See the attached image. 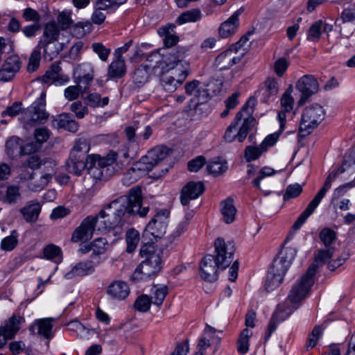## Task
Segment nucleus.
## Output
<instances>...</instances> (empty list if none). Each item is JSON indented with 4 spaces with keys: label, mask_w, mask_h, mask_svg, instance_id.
Segmentation results:
<instances>
[{
    "label": "nucleus",
    "mask_w": 355,
    "mask_h": 355,
    "mask_svg": "<svg viewBox=\"0 0 355 355\" xmlns=\"http://www.w3.org/2000/svg\"><path fill=\"white\" fill-rule=\"evenodd\" d=\"M37 147L33 143L23 146L22 140L16 136L11 137L6 143L7 155L12 158L35 151Z\"/></svg>",
    "instance_id": "nucleus-19"
},
{
    "label": "nucleus",
    "mask_w": 355,
    "mask_h": 355,
    "mask_svg": "<svg viewBox=\"0 0 355 355\" xmlns=\"http://www.w3.org/2000/svg\"><path fill=\"white\" fill-rule=\"evenodd\" d=\"M256 104V98L254 96L250 97L245 104L243 106L242 109L239 112H241V118L248 119L249 117H252V115Z\"/></svg>",
    "instance_id": "nucleus-58"
},
{
    "label": "nucleus",
    "mask_w": 355,
    "mask_h": 355,
    "mask_svg": "<svg viewBox=\"0 0 355 355\" xmlns=\"http://www.w3.org/2000/svg\"><path fill=\"white\" fill-rule=\"evenodd\" d=\"M319 85L317 79L312 75L302 76L297 83L296 88L302 96L298 101V105H303L309 98L318 90Z\"/></svg>",
    "instance_id": "nucleus-16"
},
{
    "label": "nucleus",
    "mask_w": 355,
    "mask_h": 355,
    "mask_svg": "<svg viewBox=\"0 0 355 355\" xmlns=\"http://www.w3.org/2000/svg\"><path fill=\"white\" fill-rule=\"evenodd\" d=\"M125 240L127 243L126 251L128 253L134 252L139 241V234L135 229H130L126 232Z\"/></svg>",
    "instance_id": "nucleus-50"
},
{
    "label": "nucleus",
    "mask_w": 355,
    "mask_h": 355,
    "mask_svg": "<svg viewBox=\"0 0 355 355\" xmlns=\"http://www.w3.org/2000/svg\"><path fill=\"white\" fill-rule=\"evenodd\" d=\"M23 321L24 318L20 315H12L0 326V331L12 339L20 329Z\"/></svg>",
    "instance_id": "nucleus-33"
},
{
    "label": "nucleus",
    "mask_w": 355,
    "mask_h": 355,
    "mask_svg": "<svg viewBox=\"0 0 355 355\" xmlns=\"http://www.w3.org/2000/svg\"><path fill=\"white\" fill-rule=\"evenodd\" d=\"M148 69L144 65H141L135 70L133 78L136 84L139 85H143L148 80Z\"/></svg>",
    "instance_id": "nucleus-59"
},
{
    "label": "nucleus",
    "mask_w": 355,
    "mask_h": 355,
    "mask_svg": "<svg viewBox=\"0 0 355 355\" xmlns=\"http://www.w3.org/2000/svg\"><path fill=\"white\" fill-rule=\"evenodd\" d=\"M355 21V6H351L345 8L336 19L335 26H340L344 29L347 26V23Z\"/></svg>",
    "instance_id": "nucleus-44"
},
{
    "label": "nucleus",
    "mask_w": 355,
    "mask_h": 355,
    "mask_svg": "<svg viewBox=\"0 0 355 355\" xmlns=\"http://www.w3.org/2000/svg\"><path fill=\"white\" fill-rule=\"evenodd\" d=\"M202 12L198 8L191 9L182 12L176 19V22L180 24L186 23H194L201 19Z\"/></svg>",
    "instance_id": "nucleus-43"
},
{
    "label": "nucleus",
    "mask_w": 355,
    "mask_h": 355,
    "mask_svg": "<svg viewBox=\"0 0 355 355\" xmlns=\"http://www.w3.org/2000/svg\"><path fill=\"white\" fill-rule=\"evenodd\" d=\"M21 199L20 187L9 183L0 184V201L6 205H15Z\"/></svg>",
    "instance_id": "nucleus-23"
},
{
    "label": "nucleus",
    "mask_w": 355,
    "mask_h": 355,
    "mask_svg": "<svg viewBox=\"0 0 355 355\" xmlns=\"http://www.w3.org/2000/svg\"><path fill=\"white\" fill-rule=\"evenodd\" d=\"M116 159L117 153L114 151H110L105 157H101L98 155L76 156L70 154L66 166L67 171L76 175H80L81 173L87 168L88 173L92 178L106 180L114 173V165Z\"/></svg>",
    "instance_id": "nucleus-2"
},
{
    "label": "nucleus",
    "mask_w": 355,
    "mask_h": 355,
    "mask_svg": "<svg viewBox=\"0 0 355 355\" xmlns=\"http://www.w3.org/2000/svg\"><path fill=\"white\" fill-rule=\"evenodd\" d=\"M90 150V145L87 140L84 138L79 139L75 144L73 148H72L70 154L74 155H83L89 156L87 153Z\"/></svg>",
    "instance_id": "nucleus-53"
},
{
    "label": "nucleus",
    "mask_w": 355,
    "mask_h": 355,
    "mask_svg": "<svg viewBox=\"0 0 355 355\" xmlns=\"http://www.w3.org/2000/svg\"><path fill=\"white\" fill-rule=\"evenodd\" d=\"M317 269L318 266L316 265H311L306 273L295 283L288 296V302L295 305L307 296L314 283L313 277Z\"/></svg>",
    "instance_id": "nucleus-8"
},
{
    "label": "nucleus",
    "mask_w": 355,
    "mask_h": 355,
    "mask_svg": "<svg viewBox=\"0 0 355 355\" xmlns=\"http://www.w3.org/2000/svg\"><path fill=\"white\" fill-rule=\"evenodd\" d=\"M200 85L198 80H193L187 83L184 86L186 94L193 96L196 105L206 103L209 98L207 89L202 88Z\"/></svg>",
    "instance_id": "nucleus-27"
},
{
    "label": "nucleus",
    "mask_w": 355,
    "mask_h": 355,
    "mask_svg": "<svg viewBox=\"0 0 355 355\" xmlns=\"http://www.w3.org/2000/svg\"><path fill=\"white\" fill-rule=\"evenodd\" d=\"M242 119L241 112H237L225 132L223 137L227 142L230 143L236 140L239 142H243L247 137L249 131L254 125L255 120L253 117L243 119L240 124Z\"/></svg>",
    "instance_id": "nucleus-9"
},
{
    "label": "nucleus",
    "mask_w": 355,
    "mask_h": 355,
    "mask_svg": "<svg viewBox=\"0 0 355 355\" xmlns=\"http://www.w3.org/2000/svg\"><path fill=\"white\" fill-rule=\"evenodd\" d=\"M92 48L103 62H106L107 60L111 53L110 49L105 47L100 42H95L92 44Z\"/></svg>",
    "instance_id": "nucleus-60"
},
{
    "label": "nucleus",
    "mask_w": 355,
    "mask_h": 355,
    "mask_svg": "<svg viewBox=\"0 0 355 355\" xmlns=\"http://www.w3.org/2000/svg\"><path fill=\"white\" fill-rule=\"evenodd\" d=\"M76 83L85 85L84 89L88 87L94 78V69L91 64L83 63L78 65L74 71Z\"/></svg>",
    "instance_id": "nucleus-31"
},
{
    "label": "nucleus",
    "mask_w": 355,
    "mask_h": 355,
    "mask_svg": "<svg viewBox=\"0 0 355 355\" xmlns=\"http://www.w3.org/2000/svg\"><path fill=\"white\" fill-rule=\"evenodd\" d=\"M184 58V53L178 50L173 53H170L166 57L162 56L159 52H153L146 59L148 62L144 65L148 69H161V70L173 69L175 62H180L181 59Z\"/></svg>",
    "instance_id": "nucleus-12"
},
{
    "label": "nucleus",
    "mask_w": 355,
    "mask_h": 355,
    "mask_svg": "<svg viewBox=\"0 0 355 355\" xmlns=\"http://www.w3.org/2000/svg\"><path fill=\"white\" fill-rule=\"evenodd\" d=\"M108 243L104 238L94 239L90 244V248L95 255L104 254L108 248Z\"/></svg>",
    "instance_id": "nucleus-55"
},
{
    "label": "nucleus",
    "mask_w": 355,
    "mask_h": 355,
    "mask_svg": "<svg viewBox=\"0 0 355 355\" xmlns=\"http://www.w3.org/2000/svg\"><path fill=\"white\" fill-rule=\"evenodd\" d=\"M53 125L57 128H63L69 132H76L78 131L79 125L67 113L61 114L53 119Z\"/></svg>",
    "instance_id": "nucleus-34"
},
{
    "label": "nucleus",
    "mask_w": 355,
    "mask_h": 355,
    "mask_svg": "<svg viewBox=\"0 0 355 355\" xmlns=\"http://www.w3.org/2000/svg\"><path fill=\"white\" fill-rule=\"evenodd\" d=\"M142 191L141 187L132 188L128 195L121 196L106 205L99 214L94 216L98 232L112 234L120 238L123 232V225L130 223L132 216H146L148 207L142 205Z\"/></svg>",
    "instance_id": "nucleus-1"
},
{
    "label": "nucleus",
    "mask_w": 355,
    "mask_h": 355,
    "mask_svg": "<svg viewBox=\"0 0 355 355\" xmlns=\"http://www.w3.org/2000/svg\"><path fill=\"white\" fill-rule=\"evenodd\" d=\"M21 67V62L19 56L15 55L9 56L0 67V81H11Z\"/></svg>",
    "instance_id": "nucleus-21"
},
{
    "label": "nucleus",
    "mask_w": 355,
    "mask_h": 355,
    "mask_svg": "<svg viewBox=\"0 0 355 355\" xmlns=\"http://www.w3.org/2000/svg\"><path fill=\"white\" fill-rule=\"evenodd\" d=\"M218 268L221 265L217 263L214 255L207 254L201 261L200 264V277L207 282H213L218 279Z\"/></svg>",
    "instance_id": "nucleus-18"
},
{
    "label": "nucleus",
    "mask_w": 355,
    "mask_h": 355,
    "mask_svg": "<svg viewBox=\"0 0 355 355\" xmlns=\"http://www.w3.org/2000/svg\"><path fill=\"white\" fill-rule=\"evenodd\" d=\"M70 110L75 113L78 119H83L88 113L87 107L80 101L73 102L71 105Z\"/></svg>",
    "instance_id": "nucleus-64"
},
{
    "label": "nucleus",
    "mask_w": 355,
    "mask_h": 355,
    "mask_svg": "<svg viewBox=\"0 0 355 355\" xmlns=\"http://www.w3.org/2000/svg\"><path fill=\"white\" fill-rule=\"evenodd\" d=\"M214 250L217 263L221 265V269L227 268L234 261L236 250L233 241L225 242L223 238H218L214 242Z\"/></svg>",
    "instance_id": "nucleus-13"
},
{
    "label": "nucleus",
    "mask_w": 355,
    "mask_h": 355,
    "mask_svg": "<svg viewBox=\"0 0 355 355\" xmlns=\"http://www.w3.org/2000/svg\"><path fill=\"white\" fill-rule=\"evenodd\" d=\"M81 89L82 86L80 84L69 86L64 91V98L70 101L76 100L79 97Z\"/></svg>",
    "instance_id": "nucleus-62"
},
{
    "label": "nucleus",
    "mask_w": 355,
    "mask_h": 355,
    "mask_svg": "<svg viewBox=\"0 0 355 355\" xmlns=\"http://www.w3.org/2000/svg\"><path fill=\"white\" fill-rule=\"evenodd\" d=\"M59 31L55 22L47 23L44 29L42 37H41L38 44L44 47V53H46V46L58 38Z\"/></svg>",
    "instance_id": "nucleus-35"
},
{
    "label": "nucleus",
    "mask_w": 355,
    "mask_h": 355,
    "mask_svg": "<svg viewBox=\"0 0 355 355\" xmlns=\"http://www.w3.org/2000/svg\"><path fill=\"white\" fill-rule=\"evenodd\" d=\"M168 294V287L164 285H154L150 289V299L151 302L159 306L162 304L166 295Z\"/></svg>",
    "instance_id": "nucleus-42"
},
{
    "label": "nucleus",
    "mask_w": 355,
    "mask_h": 355,
    "mask_svg": "<svg viewBox=\"0 0 355 355\" xmlns=\"http://www.w3.org/2000/svg\"><path fill=\"white\" fill-rule=\"evenodd\" d=\"M278 92L279 85L277 80L275 78L270 77L265 80L263 87L255 94L260 98L262 103H268Z\"/></svg>",
    "instance_id": "nucleus-30"
},
{
    "label": "nucleus",
    "mask_w": 355,
    "mask_h": 355,
    "mask_svg": "<svg viewBox=\"0 0 355 355\" xmlns=\"http://www.w3.org/2000/svg\"><path fill=\"white\" fill-rule=\"evenodd\" d=\"M170 153V149L164 146H157L149 150L143 156L137 164V170L155 171L153 175L155 178H161L168 171L169 164H164Z\"/></svg>",
    "instance_id": "nucleus-4"
},
{
    "label": "nucleus",
    "mask_w": 355,
    "mask_h": 355,
    "mask_svg": "<svg viewBox=\"0 0 355 355\" xmlns=\"http://www.w3.org/2000/svg\"><path fill=\"white\" fill-rule=\"evenodd\" d=\"M53 318H46L35 320L29 327V331L33 335L43 337L46 339H51L54 334L52 331L53 322Z\"/></svg>",
    "instance_id": "nucleus-22"
},
{
    "label": "nucleus",
    "mask_w": 355,
    "mask_h": 355,
    "mask_svg": "<svg viewBox=\"0 0 355 355\" xmlns=\"http://www.w3.org/2000/svg\"><path fill=\"white\" fill-rule=\"evenodd\" d=\"M205 186L201 182H189L182 189L180 200L187 205L190 200L198 198L204 191Z\"/></svg>",
    "instance_id": "nucleus-25"
},
{
    "label": "nucleus",
    "mask_w": 355,
    "mask_h": 355,
    "mask_svg": "<svg viewBox=\"0 0 355 355\" xmlns=\"http://www.w3.org/2000/svg\"><path fill=\"white\" fill-rule=\"evenodd\" d=\"M297 254V250L293 248L282 250L274 259L270 268L265 284L268 291H271L282 283L284 277Z\"/></svg>",
    "instance_id": "nucleus-3"
},
{
    "label": "nucleus",
    "mask_w": 355,
    "mask_h": 355,
    "mask_svg": "<svg viewBox=\"0 0 355 355\" xmlns=\"http://www.w3.org/2000/svg\"><path fill=\"white\" fill-rule=\"evenodd\" d=\"M94 271V267L90 261H80L76 263L70 271L64 275L67 279H71L76 277H83L92 274Z\"/></svg>",
    "instance_id": "nucleus-36"
},
{
    "label": "nucleus",
    "mask_w": 355,
    "mask_h": 355,
    "mask_svg": "<svg viewBox=\"0 0 355 355\" xmlns=\"http://www.w3.org/2000/svg\"><path fill=\"white\" fill-rule=\"evenodd\" d=\"M322 24V22L320 20L315 21L312 24L308 31V40L315 42L320 39L321 35Z\"/></svg>",
    "instance_id": "nucleus-61"
},
{
    "label": "nucleus",
    "mask_w": 355,
    "mask_h": 355,
    "mask_svg": "<svg viewBox=\"0 0 355 355\" xmlns=\"http://www.w3.org/2000/svg\"><path fill=\"white\" fill-rule=\"evenodd\" d=\"M263 152L266 150L262 148L261 144L259 146H248L245 150V157L248 162H252L257 159Z\"/></svg>",
    "instance_id": "nucleus-56"
},
{
    "label": "nucleus",
    "mask_w": 355,
    "mask_h": 355,
    "mask_svg": "<svg viewBox=\"0 0 355 355\" xmlns=\"http://www.w3.org/2000/svg\"><path fill=\"white\" fill-rule=\"evenodd\" d=\"M43 162L41 158L37 155H33L24 159L19 166V174L23 172L31 173L40 168Z\"/></svg>",
    "instance_id": "nucleus-40"
},
{
    "label": "nucleus",
    "mask_w": 355,
    "mask_h": 355,
    "mask_svg": "<svg viewBox=\"0 0 355 355\" xmlns=\"http://www.w3.org/2000/svg\"><path fill=\"white\" fill-rule=\"evenodd\" d=\"M130 290L127 282L122 280L112 282L107 288L106 293L113 300L121 301L130 295Z\"/></svg>",
    "instance_id": "nucleus-26"
},
{
    "label": "nucleus",
    "mask_w": 355,
    "mask_h": 355,
    "mask_svg": "<svg viewBox=\"0 0 355 355\" xmlns=\"http://www.w3.org/2000/svg\"><path fill=\"white\" fill-rule=\"evenodd\" d=\"M42 48L43 47L40 46V44H37L31 53L29 58L28 64L27 66L28 71L33 72L38 68L41 60Z\"/></svg>",
    "instance_id": "nucleus-51"
},
{
    "label": "nucleus",
    "mask_w": 355,
    "mask_h": 355,
    "mask_svg": "<svg viewBox=\"0 0 355 355\" xmlns=\"http://www.w3.org/2000/svg\"><path fill=\"white\" fill-rule=\"evenodd\" d=\"M19 234L17 230L11 231L10 235L1 240L0 248L4 251H12L18 244Z\"/></svg>",
    "instance_id": "nucleus-49"
},
{
    "label": "nucleus",
    "mask_w": 355,
    "mask_h": 355,
    "mask_svg": "<svg viewBox=\"0 0 355 355\" xmlns=\"http://www.w3.org/2000/svg\"><path fill=\"white\" fill-rule=\"evenodd\" d=\"M291 93L292 89L290 87L282 94L280 99L281 110L279 112L277 115V119L280 124V130H284V129L286 113L291 112L293 109L294 98H293Z\"/></svg>",
    "instance_id": "nucleus-28"
},
{
    "label": "nucleus",
    "mask_w": 355,
    "mask_h": 355,
    "mask_svg": "<svg viewBox=\"0 0 355 355\" xmlns=\"http://www.w3.org/2000/svg\"><path fill=\"white\" fill-rule=\"evenodd\" d=\"M151 300L148 295H141L135 302V308L140 312H146L150 309Z\"/></svg>",
    "instance_id": "nucleus-57"
},
{
    "label": "nucleus",
    "mask_w": 355,
    "mask_h": 355,
    "mask_svg": "<svg viewBox=\"0 0 355 355\" xmlns=\"http://www.w3.org/2000/svg\"><path fill=\"white\" fill-rule=\"evenodd\" d=\"M163 252L156 248L153 243H145L140 249V255L145 259L135 270V275L141 274L150 277L156 275L162 268Z\"/></svg>",
    "instance_id": "nucleus-5"
},
{
    "label": "nucleus",
    "mask_w": 355,
    "mask_h": 355,
    "mask_svg": "<svg viewBox=\"0 0 355 355\" xmlns=\"http://www.w3.org/2000/svg\"><path fill=\"white\" fill-rule=\"evenodd\" d=\"M86 101L88 105L93 107H105L109 103V98H101L100 94L98 93H92L89 94L86 98Z\"/></svg>",
    "instance_id": "nucleus-54"
},
{
    "label": "nucleus",
    "mask_w": 355,
    "mask_h": 355,
    "mask_svg": "<svg viewBox=\"0 0 355 355\" xmlns=\"http://www.w3.org/2000/svg\"><path fill=\"white\" fill-rule=\"evenodd\" d=\"M190 66L188 62L181 59L174 63L173 69L162 70L161 84L164 89L168 92L175 91L189 74Z\"/></svg>",
    "instance_id": "nucleus-6"
},
{
    "label": "nucleus",
    "mask_w": 355,
    "mask_h": 355,
    "mask_svg": "<svg viewBox=\"0 0 355 355\" xmlns=\"http://www.w3.org/2000/svg\"><path fill=\"white\" fill-rule=\"evenodd\" d=\"M336 251L334 247H326L325 249H320L315 257V263L313 264L319 266V263L324 264L329 263Z\"/></svg>",
    "instance_id": "nucleus-48"
},
{
    "label": "nucleus",
    "mask_w": 355,
    "mask_h": 355,
    "mask_svg": "<svg viewBox=\"0 0 355 355\" xmlns=\"http://www.w3.org/2000/svg\"><path fill=\"white\" fill-rule=\"evenodd\" d=\"M126 73V66L123 58H115L107 67L109 79L122 78Z\"/></svg>",
    "instance_id": "nucleus-38"
},
{
    "label": "nucleus",
    "mask_w": 355,
    "mask_h": 355,
    "mask_svg": "<svg viewBox=\"0 0 355 355\" xmlns=\"http://www.w3.org/2000/svg\"><path fill=\"white\" fill-rule=\"evenodd\" d=\"M46 93L42 92L40 96L23 113V119L28 125L43 123L49 114L46 112Z\"/></svg>",
    "instance_id": "nucleus-11"
},
{
    "label": "nucleus",
    "mask_w": 355,
    "mask_h": 355,
    "mask_svg": "<svg viewBox=\"0 0 355 355\" xmlns=\"http://www.w3.org/2000/svg\"><path fill=\"white\" fill-rule=\"evenodd\" d=\"M94 216L85 218L77 228L73 231L71 236L73 242H79L83 240H88L92 237L93 233L98 232Z\"/></svg>",
    "instance_id": "nucleus-20"
},
{
    "label": "nucleus",
    "mask_w": 355,
    "mask_h": 355,
    "mask_svg": "<svg viewBox=\"0 0 355 355\" xmlns=\"http://www.w3.org/2000/svg\"><path fill=\"white\" fill-rule=\"evenodd\" d=\"M302 191V187L299 184H290L284 194V200L297 197Z\"/></svg>",
    "instance_id": "nucleus-63"
},
{
    "label": "nucleus",
    "mask_w": 355,
    "mask_h": 355,
    "mask_svg": "<svg viewBox=\"0 0 355 355\" xmlns=\"http://www.w3.org/2000/svg\"><path fill=\"white\" fill-rule=\"evenodd\" d=\"M241 61L240 57H237L230 48L220 53L215 59L214 64L220 70L230 68L234 64Z\"/></svg>",
    "instance_id": "nucleus-32"
},
{
    "label": "nucleus",
    "mask_w": 355,
    "mask_h": 355,
    "mask_svg": "<svg viewBox=\"0 0 355 355\" xmlns=\"http://www.w3.org/2000/svg\"><path fill=\"white\" fill-rule=\"evenodd\" d=\"M207 169L209 173L217 176L227 171V164L220 158H215L209 162Z\"/></svg>",
    "instance_id": "nucleus-46"
},
{
    "label": "nucleus",
    "mask_w": 355,
    "mask_h": 355,
    "mask_svg": "<svg viewBox=\"0 0 355 355\" xmlns=\"http://www.w3.org/2000/svg\"><path fill=\"white\" fill-rule=\"evenodd\" d=\"M42 81L46 84L53 83L56 85H62L69 81V77L62 73L59 63L54 62L43 76Z\"/></svg>",
    "instance_id": "nucleus-24"
},
{
    "label": "nucleus",
    "mask_w": 355,
    "mask_h": 355,
    "mask_svg": "<svg viewBox=\"0 0 355 355\" xmlns=\"http://www.w3.org/2000/svg\"><path fill=\"white\" fill-rule=\"evenodd\" d=\"M19 211L27 223H35L41 212V205L39 202H31L21 208Z\"/></svg>",
    "instance_id": "nucleus-37"
},
{
    "label": "nucleus",
    "mask_w": 355,
    "mask_h": 355,
    "mask_svg": "<svg viewBox=\"0 0 355 355\" xmlns=\"http://www.w3.org/2000/svg\"><path fill=\"white\" fill-rule=\"evenodd\" d=\"M170 212L166 209L159 210L148 223L145 232L155 238H162L166 232Z\"/></svg>",
    "instance_id": "nucleus-14"
},
{
    "label": "nucleus",
    "mask_w": 355,
    "mask_h": 355,
    "mask_svg": "<svg viewBox=\"0 0 355 355\" xmlns=\"http://www.w3.org/2000/svg\"><path fill=\"white\" fill-rule=\"evenodd\" d=\"M220 211L225 223L230 224L234 220L236 209L232 198L228 197L221 202Z\"/></svg>",
    "instance_id": "nucleus-39"
},
{
    "label": "nucleus",
    "mask_w": 355,
    "mask_h": 355,
    "mask_svg": "<svg viewBox=\"0 0 355 355\" xmlns=\"http://www.w3.org/2000/svg\"><path fill=\"white\" fill-rule=\"evenodd\" d=\"M324 114L323 107L318 103L306 107L302 114L300 124V135L305 137L309 135L322 121Z\"/></svg>",
    "instance_id": "nucleus-10"
},
{
    "label": "nucleus",
    "mask_w": 355,
    "mask_h": 355,
    "mask_svg": "<svg viewBox=\"0 0 355 355\" xmlns=\"http://www.w3.org/2000/svg\"><path fill=\"white\" fill-rule=\"evenodd\" d=\"M243 10V8L239 9L228 19L220 24L218 33L222 38H227L236 33L239 24V17Z\"/></svg>",
    "instance_id": "nucleus-29"
},
{
    "label": "nucleus",
    "mask_w": 355,
    "mask_h": 355,
    "mask_svg": "<svg viewBox=\"0 0 355 355\" xmlns=\"http://www.w3.org/2000/svg\"><path fill=\"white\" fill-rule=\"evenodd\" d=\"M54 173H46L41 175L39 178H35V173L23 172L19 174V178L22 182L26 183L27 188L34 192L40 191L51 180Z\"/></svg>",
    "instance_id": "nucleus-17"
},
{
    "label": "nucleus",
    "mask_w": 355,
    "mask_h": 355,
    "mask_svg": "<svg viewBox=\"0 0 355 355\" xmlns=\"http://www.w3.org/2000/svg\"><path fill=\"white\" fill-rule=\"evenodd\" d=\"M253 33L252 31H248L245 35L242 36L241 39L236 42L235 44H232L230 49L232 50L233 53L237 56L240 57V60L242 59V58L244 56V55L247 53L248 51V49L250 46V44H248L249 42V36L251 35Z\"/></svg>",
    "instance_id": "nucleus-41"
},
{
    "label": "nucleus",
    "mask_w": 355,
    "mask_h": 355,
    "mask_svg": "<svg viewBox=\"0 0 355 355\" xmlns=\"http://www.w3.org/2000/svg\"><path fill=\"white\" fill-rule=\"evenodd\" d=\"M42 253L44 259L53 261L55 263H60L62 260L61 248L54 244L45 246Z\"/></svg>",
    "instance_id": "nucleus-45"
},
{
    "label": "nucleus",
    "mask_w": 355,
    "mask_h": 355,
    "mask_svg": "<svg viewBox=\"0 0 355 355\" xmlns=\"http://www.w3.org/2000/svg\"><path fill=\"white\" fill-rule=\"evenodd\" d=\"M290 302L285 301L278 304L275 312L272 314L268 324L266 339H268L271 334L276 330L279 323L287 319L297 306L293 304H289Z\"/></svg>",
    "instance_id": "nucleus-15"
},
{
    "label": "nucleus",
    "mask_w": 355,
    "mask_h": 355,
    "mask_svg": "<svg viewBox=\"0 0 355 355\" xmlns=\"http://www.w3.org/2000/svg\"><path fill=\"white\" fill-rule=\"evenodd\" d=\"M345 171V168L341 167L329 173L324 182L323 187L316 193L313 199L309 203L305 210L300 215L297 220L293 225V229L298 230L302 225L306 222V219L314 212L322 198L325 196L326 193L331 187V183L334 181L338 175Z\"/></svg>",
    "instance_id": "nucleus-7"
},
{
    "label": "nucleus",
    "mask_w": 355,
    "mask_h": 355,
    "mask_svg": "<svg viewBox=\"0 0 355 355\" xmlns=\"http://www.w3.org/2000/svg\"><path fill=\"white\" fill-rule=\"evenodd\" d=\"M319 238L325 247H332L336 239V232L329 227H325L320 231Z\"/></svg>",
    "instance_id": "nucleus-52"
},
{
    "label": "nucleus",
    "mask_w": 355,
    "mask_h": 355,
    "mask_svg": "<svg viewBox=\"0 0 355 355\" xmlns=\"http://www.w3.org/2000/svg\"><path fill=\"white\" fill-rule=\"evenodd\" d=\"M252 336V332L248 328L244 329L237 340V349L240 354H245L249 350V339Z\"/></svg>",
    "instance_id": "nucleus-47"
}]
</instances>
